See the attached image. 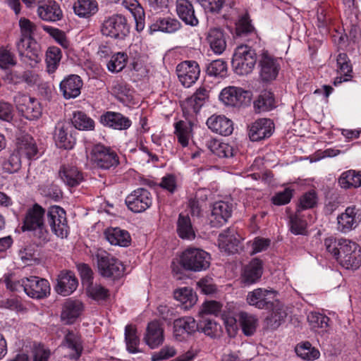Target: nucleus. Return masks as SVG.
<instances>
[{"mask_svg":"<svg viewBox=\"0 0 361 361\" xmlns=\"http://www.w3.org/2000/svg\"><path fill=\"white\" fill-rule=\"evenodd\" d=\"M326 251L347 269H357L361 265V249L359 245L345 238L333 237L324 240Z\"/></svg>","mask_w":361,"mask_h":361,"instance_id":"obj_1","label":"nucleus"},{"mask_svg":"<svg viewBox=\"0 0 361 361\" xmlns=\"http://www.w3.org/2000/svg\"><path fill=\"white\" fill-rule=\"evenodd\" d=\"M93 258L97 262L98 271L102 277L116 280L124 275L123 264L106 250L98 249L93 255Z\"/></svg>","mask_w":361,"mask_h":361,"instance_id":"obj_2","label":"nucleus"},{"mask_svg":"<svg viewBox=\"0 0 361 361\" xmlns=\"http://www.w3.org/2000/svg\"><path fill=\"white\" fill-rule=\"evenodd\" d=\"M45 210L38 204L27 209L23 220V229L34 232L35 236L43 241L48 240V231L44 224Z\"/></svg>","mask_w":361,"mask_h":361,"instance_id":"obj_3","label":"nucleus"},{"mask_svg":"<svg viewBox=\"0 0 361 361\" xmlns=\"http://www.w3.org/2000/svg\"><path fill=\"white\" fill-rule=\"evenodd\" d=\"M256 61L255 50L247 45L242 44L235 49L231 63L235 73L243 75L252 71Z\"/></svg>","mask_w":361,"mask_h":361,"instance_id":"obj_4","label":"nucleus"},{"mask_svg":"<svg viewBox=\"0 0 361 361\" xmlns=\"http://www.w3.org/2000/svg\"><path fill=\"white\" fill-rule=\"evenodd\" d=\"M182 266L189 271H201L210 265V255L206 251L195 247H188L180 256Z\"/></svg>","mask_w":361,"mask_h":361,"instance_id":"obj_5","label":"nucleus"},{"mask_svg":"<svg viewBox=\"0 0 361 361\" xmlns=\"http://www.w3.org/2000/svg\"><path fill=\"white\" fill-rule=\"evenodd\" d=\"M100 31L104 36L122 39L129 33L126 18L121 14H114L105 18Z\"/></svg>","mask_w":361,"mask_h":361,"instance_id":"obj_6","label":"nucleus"},{"mask_svg":"<svg viewBox=\"0 0 361 361\" xmlns=\"http://www.w3.org/2000/svg\"><path fill=\"white\" fill-rule=\"evenodd\" d=\"M91 160L97 167L104 170L114 169L119 164L117 154L103 145H96L93 147Z\"/></svg>","mask_w":361,"mask_h":361,"instance_id":"obj_7","label":"nucleus"},{"mask_svg":"<svg viewBox=\"0 0 361 361\" xmlns=\"http://www.w3.org/2000/svg\"><path fill=\"white\" fill-rule=\"evenodd\" d=\"M16 48L20 60L31 67L41 61V47L35 39L18 40Z\"/></svg>","mask_w":361,"mask_h":361,"instance_id":"obj_8","label":"nucleus"},{"mask_svg":"<svg viewBox=\"0 0 361 361\" xmlns=\"http://www.w3.org/2000/svg\"><path fill=\"white\" fill-rule=\"evenodd\" d=\"M281 59L275 57L267 51H262L259 57V76L264 82L276 78L281 69Z\"/></svg>","mask_w":361,"mask_h":361,"instance_id":"obj_9","label":"nucleus"},{"mask_svg":"<svg viewBox=\"0 0 361 361\" xmlns=\"http://www.w3.org/2000/svg\"><path fill=\"white\" fill-rule=\"evenodd\" d=\"M276 295L277 293L272 289L258 288L248 292L246 301L248 305L259 310L270 309L276 301Z\"/></svg>","mask_w":361,"mask_h":361,"instance_id":"obj_10","label":"nucleus"},{"mask_svg":"<svg viewBox=\"0 0 361 361\" xmlns=\"http://www.w3.org/2000/svg\"><path fill=\"white\" fill-rule=\"evenodd\" d=\"M23 288L27 296L34 299H42L50 293V284L45 279L31 276L22 279Z\"/></svg>","mask_w":361,"mask_h":361,"instance_id":"obj_11","label":"nucleus"},{"mask_svg":"<svg viewBox=\"0 0 361 361\" xmlns=\"http://www.w3.org/2000/svg\"><path fill=\"white\" fill-rule=\"evenodd\" d=\"M47 221L52 232L58 237L66 238L68 233L65 210L59 206H51L47 212Z\"/></svg>","mask_w":361,"mask_h":361,"instance_id":"obj_12","label":"nucleus"},{"mask_svg":"<svg viewBox=\"0 0 361 361\" xmlns=\"http://www.w3.org/2000/svg\"><path fill=\"white\" fill-rule=\"evenodd\" d=\"M128 209L135 213L145 212L152 204L151 193L145 188H137L128 195L126 199Z\"/></svg>","mask_w":361,"mask_h":361,"instance_id":"obj_13","label":"nucleus"},{"mask_svg":"<svg viewBox=\"0 0 361 361\" xmlns=\"http://www.w3.org/2000/svg\"><path fill=\"white\" fill-rule=\"evenodd\" d=\"M251 93L241 87L229 86L223 89L219 94L220 100L226 105L240 106L250 101Z\"/></svg>","mask_w":361,"mask_h":361,"instance_id":"obj_14","label":"nucleus"},{"mask_svg":"<svg viewBox=\"0 0 361 361\" xmlns=\"http://www.w3.org/2000/svg\"><path fill=\"white\" fill-rule=\"evenodd\" d=\"M361 222V214L356 206L348 207L337 216V228L341 233L355 229Z\"/></svg>","mask_w":361,"mask_h":361,"instance_id":"obj_15","label":"nucleus"},{"mask_svg":"<svg viewBox=\"0 0 361 361\" xmlns=\"http://www.w3.org/2000/svg\"><path fill=\"white\" fill-rule=\"evenodd\" d=\"M61 346L67 351L66 356L68 359L78 360L83 351V341L81 335L78 332L68 331L64 336Z\"/></svg>","mask_w":361,"mask_h":361,"instance_id":"obj_16","label":"nucleus"},{"mask_svg":"<svg viewBox=\"0 0 361 361\" xmlns=\"http://www.w3.org/2000/svg\"><path fill=\"white\" fill-rule=\"evenodd\" d=\"M176 72L181 84L190 87L199 78L200 69L195 61H185L177 66Z\"/></svg>","mask_w":361,"mask_h":361,"instance_id":"obj_17","label":"nucleus"},{"mask_svg":"<svg viewBox=\"0 0 361 361\" xmlns=\"http://www.w3.org/2000/svg\"><path fill=\"white\" fill-rule=\"evenodd\" d=\"M16 106L18 111L28 120L37 119L42 115L39 102L30 96L22 95L18 97Z\"/></svg>","mask_w":361,"mask_h":361,"instance_id":"obj_18","label":"nucleus"},{"mask_svg":"<svg viewBox=\"0 0 361 361\" xmlns=\"http://www.w3.org/2000/svg\"><path fill=\"white\" fill-rule=\"evenodd\" d=\"M73 127L69 123L59 122L56 124L54 139L59 148L71 149L74 147L76 140L71 133Z\"/></svg>","mask_w":361,"mask_h":361,"instance_id":"obj_19","label":"nucleus"},{"mask_svg":"<svg viewBox=\"0 0 361 361\" xmlns=\"http://www.w3.org/2000/svg\"><path fill=\"white\" fill-rule=\"evenodd\" d=\"M37 13L44 21L56 22L63 17L59 4L54 0H42L39 2Z\"/></svg>","mask_w":361,"mask_h":361,"instance_id":"obj_20","label":"nucleus"},{"mask_svg":"<svg viewBox=\"0 0 361 361\" xmlns=\"http://www.w3.org/2000/svg\"><path fill=\"white\" fill-rule=\"evenodd\" d=\"M83 82L78 75H69L59 84V90L66 99H75L81 92Z\"/></svg>","mask_w":361,"mask_h":361,"instance_id":"obj_21","label":"nucleus"},{"mask_svg":"<svg viewBox=\"0 0 361 361\" xmlns=\"http://www.w3.org/2000/svg\"><path fill=\"white\" fill-rule=\"evenodd\" d=\"M241 238L234 228L224 231L219 235V248L228 254H234L238 251Z\"/></svg>","mask_w":361,"mask_h":361,"instance_id":"obj_22","label":"nucleus"},{"mask_svg":"<svg viewBox=\"0 0 361 361\" xmlns=\"http://www.w3.org/2000/svg\"><path fill=\"white\" fill-rule=\"evenodd\" d=\"M101 123L108 128L125 130L128 129L131 125L130 119L119 112L106 111L100 116Z\"/></svg>","mask_w":361,"mask_h":361,"instance_id":"obj_23","label":"nucleus"},{"mask_svg":"<svg viewBox=\"0 0 361 361\" xmlns=\"http://www.w3.org/2000/svg\"><path fill=\"white\" fill-rule=\"evenodd\" d=\"M274 130V123L271 119L260 118L250 127L249 137L252 141H259L270 137Z\"/></svg>","mask_w":361,"mask_h":361,"instance_id":"obj_24","label":"nucleus"},{"mask_svg":"<svg viewBox=\"0 0 361 361\" xmlns=\"http://www.w3.org/2000/svg\"><path fill=\"white\" fill-rule=\"evenodd\" d=\"M197 328L196 321L191 317L177 319L173 322V336L177 341H181L195 332Z\"/></svg>","mask_w":361,"mask_h":361,"instance_id":"obj_25","label":"nucleus"},{"mask_svg":"<svg viewBox=\"0 0 361 361\" xmlns=\"http://www.w3.org/2000/svg\"><path fill=\"white\" fill-rule=\"evenodd\" d=\"M164 329L158 321L149 322L144 336V341L151 349L158 348L164 342Z\"/></svg>","mask_w":361,"mask_h":361,"instance_id":"obj_26","label":"nucleus"},{"mask_svg":"<svg viewBox=\"0 0 361 361\" xmlns=\"http://www.w3.org/2000/svg\"><path fill=\"white\" fill-rule=\"evenodd\" d=\"M20 156L26 159H37L39 158V149L35 139L30 135H25L18 138L16 152Z\"/></svg>","mask_w":361,"mask_h":361,"instance_id":"obj_27","label":"nucleus"},{"mask_svg":"<svg viewBox=\"0 0 361 361\" xmlns=\"http://www.w3.org/2000/svg\"><path fill=\"white\" fill-rule=\"evenodd\" d=\"M232 207L226 202L219 201L214 204L210 221L213 226H223L231 217Z\"/></svg>","mask_w":361,"mask_h":361,"instance_id":"obj_28","label":"nucleus"},{"mask_svg":"<svg viewBox=\"0 0 361 361\" xmlns=\"http://www.w3.org/2000/svg\"><path fill=\"white\" fill-rule=\"evenodd\" d=\"M262 273V262L257 258L253 259L243 269L241 274L242 282L245 285L256 283L261 279Z\"/></svg>","mask_w":361,"mask_h":361,"instance_id":"obj_29","label":"nucleus"},{"mask_svg":"<svg viewBox=\"0 0 361 361\" xmlns=\"http://www.w3.org/2000/svg\"><path fill=\"white\" fill-rule=\"evenodd\" d=\"M207 125L213 132L227 136L233 130V122L224 116L212 115L207 121Z\"/></svg>","mask_w":361,"mask_h":361,"instance_id":"obj_30","label":"nucleus"},{"mask_svg":"<svg viewBox=\"0 0 361 361\" xmlns=\"http://www.w3.org/2000/svg\"><path fill=\"white\" fill-rule=\"evenodd\" d=\"M206 40L216 54H221L226 48L225 33L220 28H210L207 32Z\"/></svg>","mask_w":361,"mask_h":361,"instance_id":"obj_31","label":"nucleus"},{"mask_svg":"<svg viewBox=\"0 0 361 361\" xmlns=\"http://www.w3.org/2000/svg\"><path fill=\"white\" fill-rule=\"evenodd\" d=\"M176 12L179 18L187 25L196 26L198 19L195 14L192 1L188 0L176 1Z\"/></svg>","mask_w":361,"mask_h":361,"instance_id":"obj_32","label":"nucleus"},{"mask_svg":"<svg viewBox=\"0 0 361 361\" xmlns=\"http://www.w3.org/2000/svg\"><path fill=\"white\" fill-rule=\"evenodd\" d=\"M84 310V305L79 300H67L63 307L61 319L66 324H73Z\"/></svg>","mask_w":361,"mask_h":361,"instance_id":"obj_33","label":"nucleus"},{"mask_svg":"<svg viewBox=\"0 0 361 361\" xmlns=\"http://www.w3.org/2000/svg\"><path fill=\"white\" fill-rule=\"evenodd\" d=\"M78 280L71 271L62 272L59 276L56 291L62 295H69L78 287Z\"/></svg>","mask_w":361,"mask_h":361,"instance_id":"obj_34","label":"nucleus"},{"mask_svg":"<svg viewBox=\"0 0 361 361\" xmlns=\"http://www.w3.org/2000/svg\"><path fill=\"white\" fill-rule=\"evenodd\" d=\"M337 71L343 75L344 78L337 77L334 80V85L337 86L343 82H347L351 80L352 75V66L350 63L348 56L345 53H340L336 57Z\"/></svg>","mask_w":361,"mask_h":361,"instance_id":"obj_35","label":"nucleus"},{"mask_svg":"<svg viewBox=\"0 0 361 361\" xmlns=\"http://www.w3.org/2000/svg\"><path fill=\"white\" fill-rule=\"evenodd\" d=\"M105 238L113 245L127 247L130 243V235L127 231L119 228H109L104 232Z\"/></svg>","mask_w":361,"mask_h":361,"instance_id":"obj_36","label":"nucleus"},{"mask_svg":"<svg viewBox=\"0 0 361 361\" xmlns=\"http://www.w3.org/2000/svg\"><path fill=\"white\" fill-rule=\"evenodd\" d=\"M59 176L62 181L70 187L78 185L83 180L82 173L73 166H63L59 171Z\"/></svg>","mask_w":361,"mask_h":361,"instance_id":"obj_37","label":"nucleus"},{"mask_svg":"<svg viewBox=\"0 0 361 361\" xmlns=\"http://www.w3.org/2000/svg\"><path fill=\"white\" fill-rule=\"evenodd\" d=\"M338 183L341 188L345 190L361 187V171L350 169L343 172Z\"/></svg>","mask_w":361,"mask_h":361,"instance_id":"obj_38","label":"nucleus"},{"mask_svg":"<svg viewBox=\"0 0 361 361\" xmlns=\"http://www.w3.org/2000/svg\"><path fill=\"white\" fill-rule=\"evenodd\" d=\"M73 11L80 18H90L98 11V4L96 0H77Z\"/></svg>","mask_w":361,"mask_h":361,"instance_id":"obj_39","label":"nucleus"},{"mask_svg":"<svg viewBox=\"0 0 361 361\" xmlns=\"http://www.w3.org/2000/svg\"><path fill=\"white\" fill-rule=\"evenodd\" d=\"M125 342L126 350L128 353L135 354L141 353L139 345L140 340L137 336V331L135 326L128 324L125 328Z\"/></svg>","mask_w":361,"mask_h":361,"instance_id":"obj_40","label":"nucleus"},{"mask_svg":"<svg viewBox=\"0 0 361 361\" xmlns=\"http://www.w3.org/2000/svg\"><path fill=\"white\" fill-rule=\"evenodd\" d=\"M87 295L97 302L106 301L110 297V291L106 287L99 283H88L85 286Z\"/></svg>","mask_w":361,"mask_h":361,"instance_id":"obj_41","label":"nucleus"},{"mask_svg":"<svg viewBox=\"0 0 361 361\" xmlns=\"http://www.w3.org/2000/svg\"><path fill=\"white\" fill-rule=\"evenodd\" d=\"M207 200V191L199 189L188 198V207L192 215L199 216L202 211L203 203Z\"/></svg>","mask_w":361,"mask_h":361,"instance_id":"obj_42","label":"nucleus"},{"mask_svg":"<svg viewBox=\"0 0 361 361\" xmlns=\"http://www.w3.org/2000/svg\"><path fill=\"white\" fill-rule=\"evenodd\" d=\"M174 298L180 302L185 309H188L193 306L197 302V295L192 288L188 287L180 288L173 293Z\"/></svg>","mask_w":361,"mask_h":361,"instance_id":"obj_43","label":"nucleus"},{"mask_svg":"<svg viewBox=\"0 0 361 361\" xmlns=\"http://www.w3.org/2000/svg\"><path fill=\"white\" fill-rule=\"evenodd\" d=\"M177 232L179 237L183 239L192 240L195 238V232L188 216L179 214L177 222Z\"/></svg>","mask_w":361,"mask_h":361,"instance_id":"obj_44","label":"nucleus"},{"mask_svg":"<svg viewBox=\"0 0 361 361\" xmlns=\"http://www.w3.org/2000/svg\"><path fill=\"white\" fill-rule=\"evenodd\" d=\"M174 127V133L177 137L178 142L182 147H187L191 137L192 126L190 123L183 121H179L175 123Z\"/></svg>","mask_w":361,"mask_h":361,"instance_id":"obj_45","label":"nucleus"},{"mask_svg":"<svg viewBox=\"0 0 361 361\" xmlns=\"http://www.w3.org/2000/svg\"><path fill=\"white\" fill-rule=\"evenodd\" d=\"M62 54L61 49L57 47H50L46 52L47 71L49 73H54L58 68Z\"/></svg>","mask_w":361,"mask_h":361,"instance_id":"obj_46","label":"nucleus"},{"mask_svg":"<svg viewBox=\"0 0 361 361\" xmlns=\"http://www.w3.org/2000/svg\"><path fill=\"white\" fill-rule=\"evenodd\" d=\"M290 231L294 235H306L307 226L306 221L303 219L300 209H296L294 214L289 216Z\"/></svg>","mask_w":361,"mask_h":361,"instance_id":"obj_47","label":"nucleus"},{"mask_svg":"<svg viewBox=\"0 0 361 361\" xmlns=\"http://www.w3.org/2000/svg\"><path fill=\"white\" fill-rule=\"evenodd\" d=\"M238 320L245 335L250 336L254 334L257 325L255 316L245 312H240L238 314Z\"/></svg>","mask_w":361,"mask_h":361,"instance_id":"obj_48","label":"nucleus"},{"mask_svg":"<svg viewBox=\"0 0 361 361\" xmlns=\"http://www.w3.org/2000/svg\"><path fill=\"white\" fill-rule=\"evenodd\" d=\"M72 124L76 129L81 130H92L94 128L93 119L80 111L73 113Z\"/></svg>","mask_w":361,"mask_h":361,"instance_id":"obj_49","label":"nucleus"},{"mask_svg":"<svg viewBox=\"0 0 361 361\" xmlns=\"http://www.w3.org/2000/svg\"><path fill=\"white\" fill-rule=\"evenodd\" d=\"M275 106V100L273 93L270 92H262L254 102V107L257 112L267 111Z\"/></svg>","mask_w":361,"mask_h":361,"instance_id":"obj_50","label":"nucleus"},{"mask_svg":"<svg viewBox=\"0 0 361 361\" xmlns=\"http://www.w3.org/2000/svg\"><path fill=\"white\" fill-rule=\"evenodd\" d=\"M210 151L219 157H231L234 154L233 147L228 143L217 140H211L209 143Z\"/></svg>","mask_w":361,"mask_h":361,"instance_id":"obj_51","label":"nucleus"},{"mask_svg":"<svg viewBox=\"0 0 361 361\" xmlns=\"http://www.w3.org/2000/svg\"><path fill=\"white\" fill-rule=\"evenodd\" d=\"M297 355L302 360L311 361L319 358V351L309 342H304L295 347Z\"/></svg>","mask_w":361,"mask_h":361,"instance_id":"obj_52","label":"nucleus"},{"mask_svg":"<svg viewBox=\"0 0 361 361\" xmlns=\"http://www.w3.org/2000/svg\"><path fill=\"white\" fill-rule=\"evenodd\" d=\"M19 27L20 30V37L19 40L34 39V36L37 33V25L29 19L21 18L19 20Z\"/></svg>","mask_w":361,"mask_h":361,"instance_id":"obj_53","label":"nucleus"},{"mask_svg":"<svg viewBox=\"0 0 361 361\" xmlns=\"http://www.w3.org/2000/svg\"><path fill=\"white\" fill-rule=\"evenodd\" d=\"M209 97V91L204 87H200L193 94V95L188 99V103L192 106L193 111L197 112L202 106L206 99Z\"/></svg>","mask_w":361,"mask_h":361,"instance_id":"obj_54","label":"nucleus"},{"mask_svg":"<svg viewBox=\"0 0 361 361\" xmlns=\"http://www.w3.org/2000/svg\"><path fill=\"white\" fill-rule=\"evenodd\" d=\"M207 73L209 76L224 78L227 74V63L222 59L212 61L207 66Z\"/></svg>","mask_w":361,"mask_h":361,"instance_id":"obj_55","label":"nucleus"},{"mask_svg":"<svg viewBox=\"0 0 361 361\" xmlns=\"http://www.w3.org/2000/svg\"><path fill=\"white\" fill-rule=\"evenodd\" d=\"M154 25L158 30L169 33L177 31L180 27V24L177 19L170 17L158 19Z\"/></svg>","mask_w":361,"mask_h":361,"instance_id":"obj_56","label":"nucleus"},{"mask_svg":"<svg viewBox=\"0 0 361 361\" xmlns=\"http://www.w3.org/2000/svg\"><path fill=\"white\" fill-rule=\"evenodd\" d=\"M128 60L127 55L123 52L114 54L107 63L108 70L112 73L121 71L126 66Z\"/></svg>","mask_w":361,"mask_h":361,"instance_id":"obj_57","label":"nucleus"},{"mask_svg":"<svg viewBox=\"0 0 361 361\" xmlns=\"http://www.w3.org/2000/svg\"><path fill=\"white\" fill-rule=\"evenodd\" d=\"M317 203V195L314 190H310L303 194L299 200L297 209L302 212L305 209L313 208Z\"/></svg>","mask_w":361,"mask_h":361,"instance_id":"obj_58","label":"nucleus"},{"mask_svg":"<svg viewBox=\"0 0 361 361\" xmlns=\"http://www.w3.org/2000/svg\"><path fill=\"white\" fill-rule=\"evenodd\" d=\"M21 159L20 156L17 152H13L3 163V169L5 172L13 173L20 169Z\"/></svg>","mask_w":361,"mask_h":361,"instance_id":"obj_59","label":"nucleus"},{"mask_svg":"<svg viewBox=\"0 0 361 361\" xmlns=\"http://www.w3.org/2000/svg\"><path fill=\"white\" fill-rule=\"evenodd\" d=\"M44 30L48 32L63 48L68 49L69 47L70 42L64 32L51 26H44Z\"/></svg>","mask_w":361,"mask_h":361,"instance_id":"obj_60","label":"nucleus"},{"mask_svg":"<svg viewBox=\"0 0 361 361\" xmlns=\"http://www.w3.org/2000/svg\"><path fill=\"white\" fill-rule=\"evenodd\" d=\"M307 319L313 329H325L328 326L330 320L326 315L318 312H311Z\"/></svg>","mask_w":361,"mask_h":361,"instance_id":"obj_61","label":"nucleus"},{"mask_svg":"<svg viewBox=\"0 0 361 361\" xmlns=\"http://www.w3.org/2000/svg\"><path fill=\"white\" fill-rule=\"evenodd\" d=\"M164 190H166L171 194H173L178 188L177 178L173 174H166L161 178V182L159 183Z\"/></svg>","mask_w":361,"mask_h":361,"instance_id":"obj_62","label":"nucleus"},{"mask_svg":"<svg viewBox=\"0 0 361 361\" xmlns=\"http://www.w3.org/2000/svg\"><path fill=\"white\" fill-rule=\"evenodd\" d=\"M293 195V190L286 188L283 191L277 192L271 198V202L275 205H284L290 202Z\"/></svg>","mask_w":361,"mask_h":361,"instance_id":"obj_63","label":"nucleus"},{"mask_svg":"<svg viewBox=\"0 0 361 361\" xmlns=\"http://www.w3.org/2000/svg\"><path fill=\"white\" fill-rule=\"evenodd\" d=\"M16 64L14 54L6 49H0V68L3 69L9 68Z\"/></svg>","mask_w":361,"mask_h":361,"instance_id":"obj_64","label":"nucleus"}]
</instances>
